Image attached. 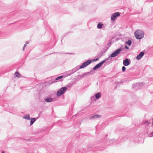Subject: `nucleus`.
Returning <instances> with one entry per match:
<instances>
[{"label":"nucleus","instance_id":"f03ea898","mask_svg":"<svg viewBox=\"0 0 153 153\" xmlns=\"http://www.w3.org/2000/svg\"><path fill=\"white\" fill-rule=\"evenodd\" d=\"M66 89V87H62L57 92V96H59L62 95L65 91Z\"/></svg>","mask_w":153,"mask_h":153},{"label":"nucleus","instance_id":"39448f33","mask_svg":"<svg viewBox=\"0 0 153 153\" xmlns=\"http://www.w3.org/2000/svg\"><path fill=\"white\" fill-rule=\"evenodd\" d=\"M120 14L119 12H116L112 15L111 17V19L112 20H114L116 19L117 17L119 16Z\"/></svg>","mask_w":153,"mask_h":153},{"label":"nucleus","instance_id":"b1692460","mask_svg":"<svg viewBox=\"0 0 153 153\" xmlns=\"http://www.w3.org/2000/svg\"><path fill=\"white\" fill-rule=\"evenodd\" d=\"M2 153H4V151H2Z\"/></svg>","mask_w":153,"mask_h":153},{"label":"nucleus","instance_id":"f3484780","mask_svg":"<svg viewBox=\"0 0 153 153\" xmlns=\"http://www.w3.org/2000/svg\"><path fill=\"white\" fill-rule=\"evenodd\" d=\"M63 77V76H59L58 77H57V78H56V80H58L59 79H60L61 78H62Z\"/></svg>","mask_w":153,"mask_h":153},{"label":"nucleus","instance_id":"0eeeda50","mask_svg":"<svg viewBox=\"0 0 153 153\" xmlns=\"http://www.w3.org/2000/svg\"><path fill=\"white\" fill-rule=\"evenodd\" d=\"M144 53L143 52H141L140 53L139 55H138L137 57V59L139 60L144 55Z\"/></svg>","mask_w":153,"mask_h":153},{"label":"nucleus","instance_id":"7ed1b4c3","mask_svg":"<svg viewBox=\"0 0 153 153\" xmlns=\"http://www.w3.org/2000/svg\"><path fill=\"white\" fill-rule=\"evenodd\" d=\"M91 60H89L84 62L82 65L80 67V68H85L87 66L90 64L91 62Z\"/></svg>","mask_w":153,"mask_h":153},{"label":"nucleus","instance_id":"f8f14e48","mask_svg":"<svg viewBox=\"0 0 153 153\" xmlns=\"http://www.w3.org/2000/svg\"><path fill=\"white\" fill-rule=\"evenodd\" d=\"M52 99L51 98H47L46 100V101L48 102H51L52 101Z\"/></svg>","mask_w":153,"mask_h":153},{"label":"nucleus","instance_id":"f257e3e1","mask_svg":"<svg viewBox=\"0 0 153 153\" xmlns=\"http://www.w3.org/2000/svg\"><path fill=\"white\" fill-rule=\"evenodd\" d=\"M134 35L136 39H141L143 38L144 36V33L140 30H138L134 33Z\"/></svg>","mask_w":153,"mask_h":153},{"label":"nucleus","instance_id":"9d476101","mask_svg":"<svg viewBox=\"0 0 153 153\" xmlns=\"http://www.w3.org/2000/svg\"><path fill=\"white\" fill-rule=\"evenodd\" d=\"M103 24L101 23H99L97 25V27L98 28L100 29L102 27Z\"/></svg>","mask_w":153,"mask_h":153},{"label":"nucleus","instance_id":"2eb2a0df","mask_svg":"<svg viewBox=\"0 0 153 153\" xmlns=\"http://www.w3.org/2000/svg\"><path fill=\"white\" fill-rule=\"evenodd\" d=\"M126 43L128 45H130L131 44V42L130 40H128V41L126 42Z\"/></svg>","mask_w":153,"mask_h":153},{"label":"nucleus","instance_id":"20e7f679","mask_svg":"<svg viewBox=\"0 0 153 153\" xmlns=\"http://www.w3.org/2000/svg\"><path fill=\"white\" fill-rule=\"evenodd\" d=\"M121 51V49H118L111 54V56L112 57H114L116 56L120 53Z\"/></svg>","mask_w":153,"mask_h":153},{"label":"nucleus","instance_id":"4be33fe9","mask_svg":"<svg viewBox=\"0 0 153 153\" xmlns=\"http://www.w3.org/2000/svg\"><path fill=\"white\" fill-rule=\"evenodd\" d=\"M98 60V59H94V61H97Z\"/></svg>","mask_w":153,"mask_h":153},{"label":"nucleus","instance_id":"412c9836","mask_svg":"<svg viewBox=\"0 0 153 153\" xmlns=\"http://www.w3.org/2000/svg\"><path fill=\"white\" fill-rule=\"evenodd\" d=\"M125 47L126 48H127V49H128V48L127 46H126V45L125 46Z\"/></svg>","mask_w":153,"mask_h":153},{"label":"nucleus","instance_id":"4468645a","mask_svg":"<svg viewBox=\"0 0 153 153\" xmlns=\"http://www.w3.org/2000/svg\"><path fill=\"white\" fill-rule=\"evenodd\" d=\"M35 121V119L34 118H33L31 119L30 121V125H32L33 124V123Z\"/></svg>","mask_w":153,"mask_h":153},{"label":"nucleus","instance_id":"a211bd4d","mask_svg":"<svg viewBox=\"0 0 153 153\" xmlns=\"http://www.w3.org/2000/svg\"><path fill=\"white\" fill-rule=\"evenodd\" d=\"M126 69V68L124 66H123L122 68V71L123 72L125 71Z\"/></svg>","mask_w":153,"mask_h":153},{"label":"nucleus","instance_id":"423d86ee","mask_svg":"<svg viewBox=\"0 0 153 153\" xmlns=\"http://www.w3.org/2000/svg\"><path fill=\"white\" fill-rule=\"evenodd\" d=\"M105 62L104 60H103L102 61L100 62L94 68V70H96L100 67Z\"/></svg>","mask_w":153,"mask_h":153},{"label":"nucleus","instance_id":"ddd939ff","mask_svg":"<svg viewBox=\"0 0 153 153\" xmlns=\"http://www.w3.org/2000/svg\"><path fill=\"white\" fill-rule=\"evenodd\" d=\"M30 115H25L24 116L23 118L25 119H27L28 120L30 119Z\"/></svg>","mask_w":153,"mask_h":153},{"label":"nucleus","instance_id":"6e6552de","mask_svg":"<svg viewBox=\"0 0 153 153\" xmlns=\"http://www.w3.org/2000/svg\"><path fill=\"white\" fill-rule=\"evenodd\" d=\"M123 63L124 65L127 66L130 64V62L128 59H126L123 61Z\"/></svg>","mask_w":153,"mask_h":153},{"label":"nucleus","instance_id":"6ab92c4d","mask_svg":"<svg viewBox=\"0 0 153 153\" xmlns=\"http://www.w3.org/2000/svg\"><path fill=\"white\" fill-rule=\"evenodd\" d=\"M27 46V44H25L23 48V51H24L25 48L26 46Z\"/></svg>","mask_w":153,"mask_h":153},{"label":"nucleus","instance_id":"aec40b11","mask_svg":"<svg viewBox=\"0 0 153 153\" xmlns=\"http://www.w3.org/2000/svg\"><path fill=\"white\" fill-rule=\"evenodd\" d=\"M145 123H148L147 125H149V124H150V123H148V122L146 121H145Z\"/></svg>","mask_w":153,"mask_h":153},{"label":"nucleus","instance_id":"5701e85b","mask_svg":"<svg viewBox=\"0 0 153 153\" xmlns=\"http://www.w3.org/2000/svg\"><path fill=\"white\" fill-rule=\"evenodd\" d=\"M28 42H26L25 43V44H28Z\"/></svg>","mask_w":153,"mask_h":153},{"label":"nucleus","instance_id":"dca6fc26","mask_svg":"<svg viewBox=\"0 0 153 153\" xmlns=\"http://www.w3.org/2000/svg\"><path fill=\"white\" fill-rule=\"evenodd\" d=\"M101 117V116L99 115H96L93 117V118H98Z\"/></svg>","mask_w":153,"mask_h":153},{"label":"nucleus","instance_id":"1a4fd4ad","mask_svg":"<svg viewBox=\"0 0 153 153\" xmlns=\"http://www.w3.org/2000/svg\"><path fill=\"white\" fill-rule=\"evenodd\" d=\"M14 75L15 77H20L21 76V75L19 74V73L17 72H16L15 73Z\"/></svg>","mask_w":153,"mask_h":153},{"label":"nucleus","instance_id":"9b49d317","mask_svg":"<svg viewBox=\"0 0 153 153\" xmlns=\"http://www.w3.org/2000/svg\"><path fill=\"white\" fill-rule=\"evenodd\" d=\"M101 97V94L100 93H98L96 94L95 95V97L96 99H98L100 98Z\"/></svg>","mask_w":153,"mask_h":153}]
</instances>
